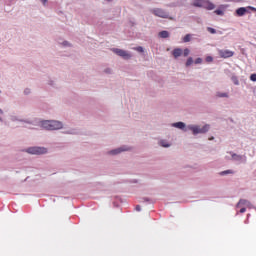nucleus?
<instances>
[{"mask_svg":"<svg viewBox=\"0 0 256 256\" xmlns=\"http://www.w3.org/2000/svg\"><path fill=\"white\" fill-rule=\"evenodd\" d=\"M41 127L48 131H55L57 129H63V123L55 120H44L41 122Z\"/></svg>","mask_w":256,"mask_h":256,"instance_id":"1","label":"nucleus"},{"mask_svg":"<svg viewBox=\"0 0 256 256\" xmlns=\"http://www.w3.org/2000/svg\"><path fill=\"white\" fill-rule=\"evenodd\" d=\"M193 6L203 7V9H207L208 11H213V9H215V4H213L209 0H194Z\"/></svg>","mask_w":256,"mask_h":256,"instance_id":"2","label":"nucleus"},{"mask_svg":"<svg viewBox=\"0 0 256 256\" xmlns=\"http://www.w3.org/2000/svg\"><path fill=\"white\" fill-rule=\"evenodd\" d=\"M26 151L30 155H45V153H47V148H45V147H30Z\"/></svg>","mask_w":256,"mask_h":256,"instance_id":"3","label":"nucleus"},{"mask_svg":"<svg viewBox=\"0 0 256 256\" xmlns=\"http://www.w3.org/2000/svg\"><path fill=\"white\" fill-rule=\"evenodd\" d=\"M188 129L193 132V135H199V133H207V131H209V125H205L202 128L190 125L188 126Z\"/></svg>","mask_w":256,"mask_h":256,"instance_id":"4","label":"nucleus"},{"mask_svg":"<svg viewBox=\"0 0 256 256\" xmlns=\"http://www.w3.org/2000/svg\"><path fill=\"white\" fill-rule=\"evenodd\" d=\"M189 53H191V51L188 48H185L184 51L181 48H175L172 51V55L175 59L181 57V55H183L184 57H188Z\"/></svg>","mask_w":256,"mask_h":256,"instance_id":"5","label":"nucleus"},{"mask_svg":"<svg viewBox=\"0 0 256 256\" xmlns=\"http://www.w3.org/2000/svg\"><path fill=\"white\" fill-rule=\"evenodd\" d=\"M152 13L156 17H161L162 19H168L169 18V13H167L165 10H163L161 8L153 9Z\"/></svg>","mask_w":256,"mask_h":256,"instance_id":"6","label":"nucleus"},{"mask_svg":"<svg viewBox=\"0 0 256 256\" xmlns=\"http://www.w3.org/2000/svg\"><path fill=\"white\" fill-rule=\"evenodd\" d=\"M112 51L119 57H123V59H131V54L125 50H122L119 48H113Z\"/></svg>","mask_w":256,"mask_h":256,"instance_id":"7","label":"nucleus"},{"mask_svg":"<svg viewBox=\"0 0 256 256\" xmlns=\"http://www.w3.org/2000/svg\"><path fill=\"white\" fill-rule=\"evenodd\" d=\"M218 53L222 59H229V57H233V55H235V52L230 50H219Z\"/></svg>","mask_w":256,"mask_h":256,"instance_id":"8","label":"nucleus"},{"mask_svg":"<svg viewBox=\"0 0 256 256\" xmlns=\"http://www.w3.org/2000/svg\"><path fill=\"white\" fill-rule=\"evenodd\" d=\"M236 13L238 17H243L247 13V9L245 7L238 8Z\"/></svg>","mask_w":256,"mask_h":256,"instance_id":"9","label":"nucleus"},{"mask_svg":"<svg viewBox=\"0 0 256 256\" xmlns=\"http://www.w3.org/2000/svg\"><path fill=\"white\" fill-rule=\"evenodd\" d=\"M242 205H244L245 207H249L251 205V202H249V200L246 199H241L238 202L237 207H241Z\"/></svg>","mask_w":256,"mask_h":256,"instance_id":"10","label":"nucleus"},{"mask_svg":"<svg viewBox=\"0 0 256 256\" xmlns=\"http://www.w3.org/2000/svg\"><path fill=\"white\" fill-rule=\"evenodd\" d=\"M172 127H176L177 129H185V123L176 122V123L172 124Z\"/></svg>","mask_w":256,"mask_h":256,"instance_id":"11","label":"nucleus"},{"mask_svg":"<svg viewBox=\"0 0 256 256\" xmlns=\"http://www.w3.org/2000/svg\"><path fill=\"white\" fill-rule=\"evenodd\" d=\"M123 151H127V149H125V148H118V149L110 151V154L111 155H118V153H121Z\"/></svg>","mask_w":256,"mask_h":256,"instance_id":"12","label":"nucleus"},{"mask_svg":"<svg viewBox=\"0 0 256 256\" xmlns=\"http://www.w3.org/2000/svg\"><path fill=\"white\" fill-rule=\"evenodd\" d=\"M159 37H161L162 39H167V37H169V32L163 30L159 33Z\"/></svg>","mask_w":256,"mask_h":256,"instance_id":"13","label":"nucleus"},{"mask_svg":"<svg viewBox=\"0 0 256 256\" xmlns=\"http://www.w3.org/2000/svg\"><path fill=\"white\" fill-rule=\"evenodd\" d=\"M231 81L234 85H239V78H237V76H232Z\"/></svg>","mask_w":256,"mask_h":256,"instance_id":"14","label":"nucleus"},{"mask_svg":"<svg viewBox=\"0 0 256 256\" xmlns=\"http://www.w3.org/2000/svg\"><path fill=\"white\" fill-rule=\"evenodd\" d=\"M184 43H189V41H191V34H187L184 38H183Z\"/></svg>","mask_w":256,"mask_h":256,"instance_id":"15","label":"nucleus"},{"mask_svg":"<svg viewBox=\"0 0 256 256\" xmlns=\"http://www.w3.org/2000/svg\"><path fill=\"white\" fill-rule=\"evenodd\" d=\"M191 65H193V58H192V57H189V58L187 59V61H186V67H189V66H191Z\"/></svg>","mask_w":256,"mask_h":256,"instance_id":"16","label":"nucleus"},{"mask_svg":"<svg viewBox=\"0 0 256 256\" xmlns=\"http://www.w3.org/2000/svg\"><path fill=\"white\" fill-rule=\"evenodd\" d=\"M207 31H208L209 33H211L212 35H215V33H217V30H215L214 28H211V27H208V28H207Z\"/></svg>","mask_w":256,"mask_h":256,"instance_id":"17","label":"nucleus"},{"mask_svg":"<svg viewBox=\"0 0 256 256\" xmlns=\"http://www.w3.org/2000/svg\"><path fill=\"white\" fill-rule=\"evenodd\" d=\"M160 145H161V147H169L170 146L167 142H165V140H161Z\"/></svg>","mask_w":256,"mask_h":256,"instance_id":"18","label":"nucleus"},{"mask_svg":"<svg viewBox=\"0 0 256 256\" xmlns=\"http://www.w3.org/2000/svg\"><path fill=\"white\" fill-rule=\"evenodd\" d=\"M229 173H233V171L231 170L222 171L220 172V175H229Z\"/></svg>","mask_w":256,"mask_h":256,"instance_id":"19","label":"nucleus"},{"mask_svg":"<svg viewBox=\"0 0 256 256\" xmlns=\"http://www.w3.org/2000/svg\"><path fill=\"white\" fill-rule=\"evenodd\" d=\"M217 97H229V94H227V93H218Z\"/></svg>","mask_w":256,"mask_h":256,"instance_id":"20","label":"nucleus"},{"mask_svg":"<svg viewBox=\"0 0 256 256\" xmlns=\"http://www.w3.org/2000/svg\"><path fill=\"white\" fill-rule=\"evenodd\" d=\"M134 49H135V51H138V53H143V47H141V46L136 47Z\"/></svg>","mask_w":256,"mask_h":256,"instance_id":"21","label":"nucleus"},{"mask_svg":"<svg viewBox=\"0 0 256 256\" xmlns=\"http://www.w3.org/2000/svg\"><path fill=\"white\" fill-rule=\"evenodd\" d=\"M201 63H203V59L197 58V59L195 60V64H196V65H199V64H201Z\"/></svg>","mask_w":256,"mask_h":256,"instance_id":"22","label":"nucleus"},{"mask_svg":"<svg viewBox=\"0 0 256 256\" xmlns=\"http://www.w3.org/2000/svg\"><path fill=\"white\" fill-rule=\"evenodd\" d=\"M206 61H207V63H212L213 57H211V56L206 57Z\"/></svg>","mask_w":256,"mask_h":256,"instance_id":"23","label":"nucleus"},{"mask_svg":"<svg viewBox=\"0 0 256 256\" xmlns=\"http://www.w3.org/2000/svg\"><path fill=\"white\" fill-rule=\"evenodd\" d=\"M216 15H223V10H215Z\"/></svg>","mask_w":256,"mask_h":256,"instance_id":"24","label":"nucleus"},{"mask_svg":"<svg viewBox=\"0 0 256 256\" xmlns=\"http://www.w3.org/2000/svg\"><path fill=\"white\" fill-rule=\"evenodd\" d=\"M250 81H256V74H251Z\"/></svg>","mask_w":256,"mask_h":256,"instance_id":"25","label":"nucleus"},{"mask_svg":"<svg viewBox=\"0 0 256 256\" xmlns=\"http://www.w3.org/2000/svg\"><path fill=\"white\" fill-rule=\"evenodd\" d=\"M245 211H247V209L245 207L240 209V213H245Z\"/></svg>","mask_w":256,"mask_h":256,"instance_id":"26","label":"nucleus"},{"mask_svg":"<svg viewBox=\"0 0 256 256\" xmlns=\"http://www.w3.org/2000/svg\"><path fill=\"white\" fill-rule=\"evenodd\" d=\"M24 93H25L26 95H29V93H31V91H30L29 89H26V90L24 91Z\"/></svg>","mask_w":256,"mask_h":256,"instance_id":"27","label":"nucleus"},{"mask_svg":"<svg viewBox=\"0 0 256 256\" xmlns=\"http://www.w3.org/2000/svg\"><path fill=\"white\" fill-rule=\"evenodd\" d=\"M136 211H141V206L137 205L136 206Z\"/></svg>","mask_w":256,"mask_h":256,"instance_id":"28","label":"nucleus"},{"mask_svg":"<svg viewBox=\"0 0 256 256\" xmlns=\"http://www.w3.org/2000/svg\"><path fill=\"white\" fill-rule=\"evenodd\" d=\"M42 3H43V5H45V3H47V0H40Z\"/></svg>","mask_w":256,"mask_h":256,"instance_id":"29","label":"nucleus"},{"mask_svg":"<svg viewBox=\"0 0 256 256\" xmlns=\"http://www.w3.org/2000/svg\"><path fill=\"white\" fill-rule=\"evenodd\" d=\"M0 115H3V110L0 109Z\"/></svg>","mask_w":256,"mask_h":256,"instance_id":"30","label":"nucleus"},{"mask_svg":"<svg viewBox=\"0 0 256 256\" xmlns=\"http://www.w3.org/2000/svg\"><path fill=\"white\" fill-rule=\"evenodd\" d=\"M252 11H255V12H256V8H252Z\"/></svg>","mask_w":256,"mask_h":256,"instance_id":"31","label":"nucleus"}]
</instances>
